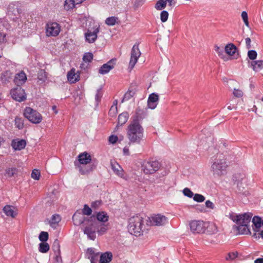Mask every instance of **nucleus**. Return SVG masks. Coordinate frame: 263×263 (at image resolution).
I'll list each match as a JSON object with an SVG mask.
<instances>
[{
	"mask_svg": "<svg viewBox=\"0 0 263 263\" xmlns=\"http://www.w3.org/2000/svg\"><path fill=\"white\" fill-rule=\"evenodd\" d=\"M251 67L255 71H259L263 69V60L252 61Z\"/></svg>",
	"mask_w": 263,
	"mask_h": 263,
	"instance_id": "393cba45",
	"label": "nucleus"
},
{
	"mask_svg": "<svg viewBox=\"0 0 263 263\" xmlns=\"http://www.w3.org/2000/svg\"><path fill=\"white\" fill-rule=\"evenodd\" d=\"M168 17V13L166 10H163L160 14V19L162 22L164 23L165 22Z\"/></svg>",
	"mask_w": 263,
	"mask_h": 263,
	"instance_id": "de8ad7c7",
	"label": "nucleus"
},
{
	"mask_svg": "<svg viewBox=\"0 0 263 263\" xmlns=\"http://www.w3.org/2000/svg\"><path fill=\"white\" fill-rule=\"evenodd\" d=\"M67 79L71 83H75L79 81V79L76 77V74L74 72V70L71 69L69 72L67 73Z\"/></svg>",
	"mask_w": 263,
	"mask_h": 263,
	"instance_id": "f704fd0d",
	"label": "nucleus"
},
{
	"mask_svg": "<svg viewBox=\"0 0 263 263\" xmlns=\"http://www.w3.org/2000/svg\"><path fill=\"white\" fill-rule=\"evenodd\" d=\"M262 221L260 217L255 216L252 219V222L254 226L253 230L255 232H259V228L261 227Z\"/></svg>",
	"mask_w": 263,
	"mask_h": 263,
	"instance_id": "b1692460",
	"label": "nucleus"
},
{
	"mask_svg": "<svg viewBox=\"0 0 263 263\" xmlns=\"http://www.w3.org/2000/svg\"><path fill=\"white\" fill-rule=\"evenodd\" d=\"M78 224L86 225L83 229L84 233L87 235L88 239L95 240L97 229H98V221L94 216L89 218L83 217L80 219Z\"/></svg>",
	"mask_w": 263,
	"mask_h": 263,
	"instance_id": "7ed1b4c3",
	"label": "nucleus"
},
{
	"mask_svg": "<svg viewBox=\"0 0 263 263\" xmlns=\"http://www.w3.org/2000/svg\"><path fill=\"white\" fill-rule=\"evenodd\" d=\"M166 3L165 0H159L155 5V8L158 10H161L166 7Z\"/></svg>",
	"mask_w": 263,
	"mask_h": 263,
	"instance_id": "c9c22d12",
	"label": "nucleus"
},
{
	"mask_svg": "<svg viewBox=\"0 0 263 263\" xmlns=\"http://www.w3.org/2000/svg\"><path fill=\"white\" fill-rule=\"evenodd\" d=\"M237 256V252H231L229 253L227 256L226 257V259L227 260H232L236 258Z\"/></svg>",
	"mask_w": 263,
	"mask_h": 263,
	"instance_id": "864d4df0",
	"label": "nucleus"
},
{
	"mask_svg": "<svg viewBox=\"0 0 263 263\" xmlns=\"http://www.w3.org/2000/svg\"><path fill=\"white\" fill-rule=\"evenodd\" d=\"M252 217V214L251 213H245L237 215L232 218V220L237 224V226H234V228L237 230L239 234H251L249 224Z\"/></svg>",
	"mask_w": 263,
	"mask_h": 263,
	"instance_id": "f257e3e1",
	"label": "nucleus"
},
{
	"mask_svg": "<svg viewBox=\"0 0 263 263\" xmlns=\"http://www.w3.org/2000/svg\"><path fill=\"white\" fill-rule=\"evenodd\" d=\"M228 167L227 158L223 154H217L213 159L211 165V169L213 174L217 176L224 174Z\"/></svg>",
	"mask_w": 263,
	"mask_h": 263,
	"instance_id": "20e7f679",
	"label": "nucleus"
},
{
	"mask_svg": "<svg viewBox=\"0 0 263 263\" xmlns=\"http://www.w3.org/2000/svg\"><path fill=\"white\" fill-rule=\"evenodd\" d=\"M86 255L87 258L90 259L91 263H99L100 253L95 252L93 248H88Z\"/></svg>",
	"mask_w": 263,
	"mask_h": 263,
	"instance_id": "dca6fc26",
	"label": "nucleus"
},
{
	"mask_svg": "<svg viewBox=\"0 0 263 263\" xmlns=\"http://www.w3.org/2000/svg\"><path fill=\"white\" fill-rule=\"evenodd\" d=\"M16 3H11L9 6L8 9L10 11H12L15 14H16V13H19V9L17 8V6H16Z\"/></svg>",
	"mask_w": 263,
	"mask_h": 263,
	"instance_id": "a19ab883",
	"label": "nucleus"
},
{
	"mask_svg": "<svg viewBox=\"0 0 263 263\" xmlns=\"http://www.w3.org/2000/svg\"><path fill=\"white\" fill-rule=\"evenodd\" d=\"M257 55V52L254 50H249L248 52V57L251 60L256 59Z\"/></svg>",
	"mask_w": 263,
	"mask_h": 263,
	"instance_id": "09e8293b",
	"label": "nucleus"
},
{
	"mask_svg": "<svg viewBox=\"0 0 263 263\" xmlns=\"http://www.w3.org/2000/svg\"><path fill=\"white\" fill-rule=\"evenodd\" d=\"M107 230V226L105 224L101 225L100 228H99V223L98 222V229H97V232L98 233L102 235L104 234Z\"/></svg>",
	"mask_w": 263,
	"mask_h": 263,
	"instance_id": "37998d69",
	"label": "nucleus"
},
{
	"mask_svg": "<svg viewBox=\"0 0 263 263\" xmlns=\"http://www.w3.org/2000/svg\"><path fill=\"white\" fill-rule=\"evenodd\" d=\"M119 22V19L116 16H110L107 17L105 20V24L108 26H114L116 24H118Z\"/></svg>",
	"mask_w": 263,
	"mask_h": 263,
	"instance_id": "7c9ffc66",
	"label": "nucleus"
},
{
	"mask_svg": "<svg viewBox=\"0 0 263 263\" xmlns=\"http://www.w3.org/2000/svg\"><path fill=\"white\" fill-rule=\"evenodd\" d=\"M117 113V106L112 105L109 111V115L111 117H114Z\"/></svg>",
	"mask_w": 263,
	"mask_h": 263,
	"instance_id": "6e6d98bb",
	"label": "nucleus"
},
{
	"mask_svg": "<svg viewBox=\"0 0 263 263\" xmlns=\"http://www.w3.org/2000/svg\"><path fill=\"white\" fill-rule=\"evenodd\" d=\"M136 114L138 119L143 118L146 115L145 111L139 107L136 109Z\"/></svg>",
	"mask_w": 263,
	"mask_h": 263,
	"instance_id": "a18cd8bd",
	"label": "nucleus"
},
{
	"mask_svg": "<svg viewBox=\"0 0 263 263\" xmlns=\"http://www.w3.org/2000/svg\"><path fill=\"white\" fill-rule=\"evenodd\" d=\"M112 258V253L110 252H106L100 255L99 263H109Z\"/></svg>",
	"mask_w": 263,
	"mask_h": 263,
	"instance_id": "5701e85b",
	"label": "nucleus"
},
{
	"mask_svg": "<svg viewBox=\"0 0 263 263\" xmlns=\"http://www.w3.org/2000/svg\"><path fill=\"white\" fill-rule=\"evenodd\" d=\"M150 221L153 225L161 226L168 222V218L164 215L158 214L152 216Z\"/></svg>",
	"mask_w": 263,
	"mask_h": 263,
	"instance_id": "ddd939ff",
	"label": "nucleus"
},
{
	"mask_svg": "<svg viewBox=\"0 0 263 263\" xmlns=\"http://www.w3.org/2000/svg\"><path fill=\"white\" fill-rule=\"evenodd\" d=\"M143 219L142 217L136 215L129 219L128 230L130 234L140 236L143 233Z\"/></svg>",
	"mask_w": 263,
	"mask_h": 263,
	"instance_id": "39448f33",
	"label": "nucleus"
},
{
	"mask_svg": "<svg viewBox=\"0 0 263 263\" xmlns=\"http://www.w3.org/2000/svg\"><path fill=\"white\" fill-rule=\"evenodd\" d=\"M97 164V162L93 160L90 164H89L88 165L79 164L77 161L74 162L75 166L79 169V172L82 175H87L96 169Z\"/></svg>",
	"mask_w": 263,
	"mask_h": 263,
	"instance_id": "9d476101",
	"label": "nucleus"
},
{
	"mask_svg": "<svg viewBox=\"0 0 263 263\" xmlns=\"http://www.w3.org/2000/svg\"><path fill=\"white\" fill-rule=\"evenodd\" d=\"M13 209V206L7 205L4 207L3 211L7 216H10L12 218H14L17 215V213L14 211Z\"/></svg>",
	"mask_w": 263,
	"mask_h": 263,
	"instance_id": "a878e982",
	"label": "nucleus"
},
{
	"mask_svg": "<svg viewBox=\"0 0 263 263\" xmlns=\"http://www.w3.org/2000/svg\"><path fill=\"white\" fill-rule=\"evenodd\" d=\"M97 220L99 221L105 222L108 220V216L104 212H99L97 214L96 216Z\"/></svg>",
	"mask_w": 263,
	"mask_h": 263,
	"instance_id": "c756f323",
	"label": "nucleus"
},
{
	"mask_svg": "<svg viewBox=\"0 0 263 263\" xmlns=\"http://www.w3.org/2000/svg\"><path fill=\"white\" fill-rule=\"evenodd\" d=\"M31 177L36 180H39L40 177V172L37 170H34L31 173Z\"/></svg>",
	"mask_w": 263,
	"mask_h": 263,
	"instance_id": "603ef678",
	"label": "nucleus"
},
{
	"mask_svg": "<svg viewBox=\"0 0 263 263\" xmlns=\"http://www.w3.org/2000/svg\"><path fill=\"white\" fill-rule=\"evenodd\" d=\"M46 35L48 36H56L59 35L61 27L60 25L56 22L48 23L46 25Z\"/></svg>",
	"mask_w": 263,
	"mask_h": 263,
	"instance_id": "f8f14e48",
	"label": "nucleus"
},
{
	"mask_svg": "<svg viewBox=\"0 0 263 263\" xmlns=\"http://www.w3.org/2000/svg\"><path fill=\"white\" fill-rule=\"evenodd\" d=\"M140 55L141 52L139 48V43H136L133 46L131 50L130 58L128 66L129 69L130 70L133 69Z\"/></svg>",
	"mask_w": 263,
	"mask_h": 263,
	"instance_id": "6e6552de",
	"label": "nucleus"
},
{
	"mask_svg": "<svg viewBox=\"0 0 263 263\" xmlns=\"http://www.w3.org/2000/svg\"><path fill=\"white\" fill-rule=\"evenodd\" d=\"M74 0H65L64 3V8L66 10H69L73 9L75 7Z\"/></svg>",
	"mask_w": 263,
	"mask_h": 263,
	"instance_id": "e433bc0d",
	"label": "nucleus"
},
{
	"mask_svg": "<svg viewBox=\"0 0 263 263\" xmlns=\"http://www.w3.org/2000/svg\"><path fill=\"white\" fill-rule=\"evenodd\" d=\"M161 167L160 162L156 160H145L142 163V170L145 174H153Z\"/></svg>",
	"mask_w": 263,
	"mask_h": 263,
	"instance_id": "423d86ee",
	"label": "nucleus"
},
{
	"mask_svg": "<svg viewBox=\"0 0 263 263\" xmlns=\"http://www.w3.org/2000/svg\"><path fill=\"white\" fill-rule=\"evenodd\" d=\"M116 59H112L108 61L106 63L104 64L100 67L99 70V73L104 75L108 73L110 70L112 69L116 63Z\"/></svg>",
	"mask_w": 263,
	"mask_h": 263,
	"instance_id": "4468645a",
	"label": "nucleus"
},
{
	"mask_svg": "<svg viewBox=\"0 0 263 263\" xmlns=\"http://www.w3.org/2000/svg\"><path fill=\"white\" fill-rule=\"evenodd\" d=\"M49 245L46 242H42L39 244V251L41 253H47L49 251Z\"/></svg>",
	"mask_w": 263,
	"mask_h": 263,
	"instance_id": "473e14b6",
	"label": "nucleus"
},
{
	"mask_svg": "<svg viewBox=\"0 0 263 263\" xmlns=\"http://www.w3.org/2000/svg\"><path fill=\"white\" fill-rule=\"evenodd\" d=\"M61 217L58 214H54L52 216L49 221L50 225L52 228H55L58 223L61 221Z\"/></svg>",
	"mask_w": 263,
	"mask_h": 263,
	"instance_id": "c85d7f7f",
	"label": "nucleus"
},
{
	"mask_svg": "<svg viewBox=\"0 0 263 263\" xmlns=\"http://www.w3.org/2000/svg\"><path fill=\"white\" fill-rule=\"evenodd\" d=\"M225 52L229 55L234 56L235 59L238 57V53L236 54L237 51V48L235 45L232 43L227 45L224 48Z\"/></svg>",
	"mask_w": 263,
	"mask_h": 263,
	"instance_id": "aec40b11",
	"label": "nucleus"
},
{
	"mask_svg": "<svg viewBox=\"0 0 263 263\" xmlns=\"http://www.w3.org/2000/svg\"><path fill=\"white\" fill-rule=\"evenodd\" d=\"M129 118L128 113L126 111L120 114L118 116V125L122 126L128 120Z\"/></svg>",
	"mask_w": 263,
	"mask_h": 263,
	"instance_id": "bb28decb",
	"label": "nucleus"
},
{
	"mask_svg": "<svg viewBox=\"0 0 263 263\" xmlns=\"http://www.w3.org/2000/svg\"><path fill=\"white\" fill-rule=\"evenodd\" d=\"M212 229V233H216L217 232V229L216 226L214 224H211L209 226Z\"/></svg>",
	"mask_w": 263,
	"mask_h": 263,
	"instance_id": "338daca9",
	"label": "nucleus"
},
{
	"mask_svg": "<svg viewBox=\"0 0 263 263\" xmlns=\"http://www.w3.org/2000/svg\"><path fill=\"white\" fill-rule=\"evenodd\" d=\"M10 94L12 98L15 101L22 102L26 99V95L23 89L21 86H17L11 90Z\"/></svg>",
	"mask_w": 263,
	"mask_h": 263,
	"instance_id": "9b49d317",
	"label": "nucleus"
},
{
	"mask_svg": "<svg viewBox=\"0 0 263 263\" xmlns=\"http://www.w3.org/2000/svg\"><path fill=\"white\" fill-rule=\"evenodd\" d=\"M82 213L83 215L89 216L91 214L92 210L91 209V208L89 207V206L87 204H85L82 210Z\"/></svg>",
	"mask_w": 263,
	"mask_h": 263,
	"instance_id": "8fccbe9b",
	"label": "nucleus"
},
{
	"mask_svg": "<svg viewBox=\"0 0 263 263\" xmlns=\"http://www.w3.org/2000/svg\"><path fill=\"white\" fill-rule=\"evenodd\" d=\"M246 47L248 49H250L251 48V39L249 37H247L246 39Z\"/></svg>",
	"mask_w": 263,
	"mask_h": 263,
	"instance_id": "e2e57ef3",
	"label": "nucleus"
},
{
	"mask_svg": "<svg viewBox=\"0 0 263 263\" xmlns=\"http://www.w3.org/2000/svg\"><path fill=\"white\" fill-rule=\"evenodd\" d=\"M26 145V142L23 139L13 140L11 143L12 148L17 151H21L24 149Z\"/></svg>",
	"mask_w": 263,
	"mask_h": 263,
	"instance_id": "412c9836",
	"label": "nucleus"
},
{
	"mask_svg": "<svg viewBox=\"0 0 263 263\" xmlns=\"http://www.w3.org/2000/svg\"><path fill=\"white\" fill-rule=\"evenodd\" d=\"M233 95L236 97L240 98L243 96V92L240 89H234L233 91Z\"/></svg>",
	"mask_w": 263,
	"mask_h": 263,
	"instance_id": "4d7b16f0",
	"label": "nucleus"
},
{
	"mask_svg": "<svg viewBox=\"0 0 263 263\" xmlns=\"http://www.w3.org/2000/svg\"><path fill=\"white\" fill-rule=\"evenodd\" d=\"M26 75L23 71L16 73L14 78V82L17 86H21V85L26 82Z\"/></svg>",
	"mask_w": 263,
	"mask_h": 263,
	"instance_id": "6ab92c4d",
	"label": "nucleus"
},
{
	"mask_svg": "<svg viewBox=\"0 0 263 263\" xmlns=\"http://www.w3.org/2000/svg\"><path fill=\"white\" fill-rule=\"evenodd\" d=\"M110 164L114 172L118 176L123 178L124 176L123 170L121 166L117 162L113 161H110Z\"/></svg>",
	"mask_w": 263,
	"mask_h": 263,
	"instance_id": "4be33fe9",
	"label": "nucleus"
},
{
	"mask_svg": "<svg viewBox=\"0 0 263 263\" xmlns=\"http://www.w3.org/2000/svg\"><path fill=\"white\" fill-rule=\"evenodd\" d=\"M49 235L47 232L42 231L40 233L39 239L42 242H46L48 239Z\"/></svg>",
	"mask_w": 263,
	"mask_h": 263,
	"instance_id": "79ce46f5",
	"label": "nucleus"
},
{
	"mask_svg": "<svg viewBox=\"0 0 263 263\" xmlns=\"http://www.w3.org/2000/svg\"><path fill=\"white\" fill-rule=\"evenodd\" d=\"M215 50L218 53V55L221 57L223 58V50L222 49L220 48L218 46H215Z\"/></svg>",
	"mask_w": 263,
	"mask_h": 263,
	"instance_id": "bf43d9fd",
	"label": "nucleus"
},
{
	"mask_svg": "<svg viewBox=\"0 0 263 263\" xmlns=\"http://www.w3.org/2000/svg\"><path fill=\"white\" fill-rule=\"evenodd\" d=\"M24 116L30 122L33 124H39L43 120L41 114L30 107H26L25 108Z\"/></svg>",
	"mask_w": 263,
	"mask_h": 263,
	"instance_id": "0eeeda50",
	"label": "nucleus"
},
{
	"mask_svg": "<svg viewBox=\"0 0 263 263\" xmlns=\"http://www.w3.org/2000/svg\"><path fill=\"white\" fill-rule=\"evenodd\" d=\"M166 1V3L167 2L168 4V6H170V7H174L176 2L174 1V0H165Z\"/></svg>",
	"mask_w": 263,
	"mask_h": 263,
	"instance_id": "0e129e2a",
	"label": "nucleus"
},
{
	"mask_svg": "<svg viewBox=\"0 0 263 263\" xmlns=\"http://www.w3.org/2000/svg\"><path fill=\"white\" fill-rule=\"evenodd\" d=\"M144 129L139 124L138 119H134L128 126L127 136L129 144H139L143 138Z\"/></svg>",
	"mask_w": 263,
	"mask_h": 263,
	"instance_id": "f03ea898",
	"label": "nucleus"
},
{
	"mask_svg": "<svg viewBox=\"0 0 263 263\" xmlns=\"http://www.w3.org/2000/svg\"><path fill=\"white\" fill-rule=\"evenodd\" d=\"M92 161L91 155L87 152H85L79 155L78 162H77L79 164L87 165L88 164H90Z\"/></svg>",
	"mask_w": 263,
	"mask_h": 263,
	"instance_id": "a211bd4d",
	"label": "nucleus"
},
{
	"mask_svg": "<svg viewBox=\"0 0 263 263\" xmlns=\"http://www.w3.org/2000/svg\"><path fill=\"white\" fill-rule=\"evenodd\" d=\"M93 54L91 52H86L83 57V61L85 63H90L93 59Z\"/></svg>",
	"mask_w": 263,
	"mask_h": 263,
	"instance_id": "4c0bfd02",
	"label": "nucleus"
},
{
	"mask_svg": "<svg viewBox=\"0 0 263 263\" xmlns=\"http://www.w3.org/2000/svg\"><path fill=\"white\" fill-rule=\"evenodd\" d=\"M102 97L101 93H100L99 90H97V92L95 96V99L97 102H99Z\"/></svg>",
	"mask_w": 263,
	"mask_h": 263,
	"instance_id": "680f3d73",
	"label": "nucleus"
},
{
	"mask_svg": "<svg viewBox=\"0 0 263 263\" xmlns=\"http://www.w3.org/2000/svg\"><path fill=\"white\" fill-rule=\"evenodd\" d=\"M241 17L243 21L245 24L247 26H249V22L248 18V14L246 11H242L241 13Z\"/></svg>",
	"mask_w": 263,
	"mask_h": 263,
	"instance_id": "5fc2aeb1",
	"label": "nucleus"
},
{
	"mask_svg": "<svg viewBox=\"0 0 263 263\" xmlns=\"http://www.w3.org/2000/svg\"><path fill=\"white\" fill-rule=\"evenodd\" d=\"M52 248V249H53V250L54 251V252L55 253H57V254H59L60 253V244H59V241L57 239H56L54 241Z\"/></svg>",
	"mask_w": 263,
	"mask_h": 263,
	"instance_id": "49530a36",
	"label": "nucleus"
},
{
	"mask_svg": "<svg viewBox=\"0 0 263 263\" xmlns=\"http://www.w3.org/2000/svg\"><path fill=\"white\" fill-rule=\"evenodd\" d=\"M183 193L184 196L189 197V198H192L194 196L193 192L189 188L186 187L183 189Z\"/></svg>",
	"mask_w": 263,
	"mask_h": 263,
	"instance_id": "3c124183",
	"label": "nucleus"
},
{
	"mask_svg": "<svg viewBox=\"0 0 263 263\" xmlns=\"http://www.w3.org/2000/svg\"><path fill=\"white\" fill-rule=\"evenodd\" d=\"M135 94L134 90H128L124 95L122 102L129 100Z\"/></svg>",
	"mask_w": 263,
	"mask_h": 263,
	"instance_id": "58836bf2",
	"label": "nucleus"
},
{
	"mask_svg": "<svg viewBox=\"0 0 263 263\" xmlns=\"http://www.w3.org/2000/svg\"><path fill=\"white\" fill-rule=\"evenodd\" d=\"M190 230L193 233H203L205 230V223L202 220H193L189 224Z\"/></svg>",
	"mask_w": 263,
	"mask_h": 263,
	"instance_id": "1a4fd4ad",
	"label": "nucleus"
},
{
	"mask_svg": "<svg viewBox=\"0 0 263 263\" xmlns=\"http://www.w3.org/2000/svg\"><path fill=\"white\" fill-rule=\"evenodd\" d=\"M99 26L95 28L93 31L88 30L85 33L86 41L89 43H94L97 39V34L99 33Z\"/></svg>",
	"mask_w": 263,
	"mask_h": 263,
	"instance_id": "2eb2a0df",
	"label": "nucleus"
},
{
	"mask_svg": "<svg viewBox=\"0 0 263 263\" xmlns=\"http://www.w3.org/2000/svg\"><path fill=\"white\" fill-rule=\"evenodd\" d=\"M145 0H136L135 2V5L138 6H141L143 4Z\"/></svg>",
	"mask_w": 263,
	"mask_h": 263,
	"instance_id": "774afa93",
	"label": "nucleus"
},
{
	"mask_svg": "<svg viewBox=\"0 0 263 263\" xmlns=\"http://www.w3.org/2000/svg\"><path fill=\"white\" fill-rule=\"evenodd\" d=\"M37 79L38 82H40L41 83L45 82L47 79L46 72L44 70L41 69L37 73Z\"/></svg>",
	"mask_w": 263,
	"mask_h": 263,
	"instance_id": "2f4dec72",
	"label": "nucleus"
},
{
	"mask_svg": "<svg viewBox=\"0 0 263 263\" xmlns=\"http://www.w3.org/2000/svg\"><path fill=\"white\" fill-rule=\"evenodd\" d=\"M118 140V138L116 135H111L109 137L108 140L110 143L115 144V143L117 142Z\"/></svg>",
	"mask_w": 263,
	"mask_h": 263,
	"instance_id": "052dcab7",
	"label": "nucleus"
},
{
	"mask_svg": "<svg viewBox=\"0 0 263 263\" xmlns=\"http://www.w3.org/2000/svg\"><path fill=\"white\" fill-rule=\"evenodd\" d=\"M205 197L201 194H194L193 199L194 201L198 202H202L205 200Z\"/></svg>",
	"mask_w": 263,
	"mask_h": 263,
	"instance_id": "c03bdc74",
	"label": "nucleus"
},
{
	"mask_svg": "<svg viewBox=\"0 0 263 263\" xmlns=\"http://www.w3.org/2000/svg\"><path fill=\"white\" fill-rule=\"evenodd\" d=\"M12 78V73L10 71H6L2 73L1 78L2 82L4 83L9 82Z\"/></svg>",
	"mask_w": 263,
	"mask_h": 263,
	"instance_id": "cd10ccee",
	"label": "nucleus"
},
{
	"mask_svg": "<svg viewBox=\"0 0 263 263\" xmlns=\"http://www.w3.org/2000/svg\"><path fill=\"white\" fill-rule=\"evenodd\" d=\"M205 205L206 208L210 209L211 210H213L215 208V205L214 203L209 200H206L205 201Z\"/></svg>",
	"mask_w": 263,
	"mask_h": 263,
	"instance_id": "13d9d810",
	"label": "nucleus"
},
{
	"mask_svg": "<svg viewBox=\"0 0 263 263\" xmlns=\"http://www.w3.org/2000/svg\"><path fill=\"white\" fill-rule=\"evenodd\" d=\"M123 154L126 156L129 155V148L127 146H125L123 150Z\"/></svg>",
	"mask_w": 263,
	"mask_h": 263,
	"instance_id": "69168bd1",
	"label": "nucleus"
},
{
	"mask_svg": "<svg viewBox=\"0 0 263 263\" xmlns=\"http://www.w3.org/2000/svg\"><path fill=\"white\" fill-rule=\"evenodd\" d=\"M159 96L157 93H152L149 95L147 100V107L151 109H154L158 105Z\"/></svg>",
	"mask_w": 263,
	"mask_h": 263,
	"instance_id": "f3484780",
	"label": "nucleus"
},
{
	"mask_svg": "<svg viewBox=\"0 0 263 263\" xmlns=\"http://www.w3.org/2000/svg\"><path fill=\"white\" fill-rule=\"evenodd\" d=\"M15 125L19 129H21L24 127V122L22 118L16 117L14 120Z\"/></svg>",
	"mask_w": 263,
	"mask_h": 263,
	"instance_id": "ea45409f",
	"label": "nucleus"
},
{
	"mask_svg": "<svg viewBox=\"0 0 263 263\" xmlns=\"http://www.w3.org/2000/svg\"><path fill=\"white\" fill-rule=\"evenodd\" d=\"M17 172V169L15 167L7 168L5 171L4 176L6 177H11Z\"/></svg>",
	"mask_w": 263,
	"mask_h": 263,
	"instance_id": "72a5a7b5",
	"label": "nucleus"
}]
</instances>
